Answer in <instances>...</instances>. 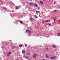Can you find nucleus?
I'll list each match as a JSON object with an SVG mask.
<instances>
[{"label":"nucleus","instance_id":"obj_26","mask_svg":"<svg viewBox=\"0 0 60 60\" xmlns=\"http://www.w3.org/2000/svg\"><path fill=\"white\" fill-rule=\"evenodd\" d=\"M3 9H6V8H5V7H3Z\"/></svg>","mask_w":60,"mask_h":60},{"label":"nucleus","instance_id":"obj_30","mask_svg":"<svg viewBox=\"0 0 60 60\" xmlns=\"http://www.w3.org/2000/svg\"><path fill=\"white\" fill-rule=\"evenodd\" d=\"M23 57H25V55H24L23 56Z\"/></svg>","mask_w":60,"mask_h":60},{"label":"nucleus","instance_id":"obj_10","mask_svg":"<svg viewBox=\"0 0 60 60\" xmlns=\"http://www.w3.org/2000/svg\"><path fill=\"white\" fill-rule=\"evenodd\" d=\"M53 19L54 20V21H56V17H55L54 18H53Z\"/></svg>","mask_w":60,"mask_h":60},{"label":"nucleus","instance_id":"obj_29","mask_svg":"<svg viewBox=\"0 0 60 60\" xmlns=\"http://www.w3.org/2000/svg\"><path fill=\"white\" fill-rule=\"evenodd\" d=\"M48 49H48V48H46V50H48Z\"/></svg>","mask_w":60,"mask_h":60},{"label":"nucleus","instance_id":"obj_15","mask_svg":"<svg viewBox=\"0 0 60 60\" xmlns=\"http://www.w3.org/2000/svg\"><path fill=\"white\" fill-rule=\"evenodd\" d=\"M22 45H19V47H22Z\"/></svg>","mask_w":60,"mask_h":60},{"label":"nucleus","instance_id":"obj_4","mask_svg":"<svg viewBox=\"0 0 60 60\" xmlns=\"http://www.w3.org/2000/svg\"><path fill=\"white\" fill-rule=\"evenodd\" d=\"M22 54H25L26 53V51L24 50H23L22 52Z\"/></svg>","mask_w":60,"mask_h":60},{"label":"nucleus","instance_id":"obj_7","mask_svg":"<svg viewBox=\"0 0 60 60\" xmlns=\"http://www.w3.org/2000/svg\"><path fill=\"white\" fill-rule=\"evenodd\" d=\"M46 56L47 58H49V56L47 54L46 55Z\"/></svg>","mask_w":60,"mask_h":60},{"label":"nucleus","instance_id":"obj_35","mask_svg":"<svg viewBox=\"0 0 60 60\" xmlns=\"http://www.w3.org/2000/svg\"><path fill=\"white\" fill-rule=\"evenodd\" d=\"M58 36H60L59 35H58Z\"/></svg>","mask_w":60,"mask_h":60},{"label":"nucleus","instance_id":"obj_31","mask_svg":"<svg viewBox=\"0 0 60 60\" xmlns=\"http://www.w3.org/2000/svg\"><path fill=\"white\" fill-rule=\"evenodd\" d=\"M3 2L2 1H1V3H2Z\"/></svg>","mask_w":60,"mask_h":60},{"label":"nucleus","instance_id":"obj_11","mask_svg":"<svg viewBox=\"0 0 60 60\" xmlns=\"http://www.w3.org/2000/svg\"><path fill=\"white\" fill-rule=\"evenodd\" d=\"M40 3L41 4H43V2L42 1H40Z\"/></svg>","mask_w":60,"mask_h":60},{"label":"nucleus","instance_id":"obj_14","mask_svg":"<svg viewBox=\"0 0 60 60\" xmlns=\"http://www.w3.org/2000/svg\"><path fill=\"white\" fill-rule=\"evenodd\" d=\"M29 30H26V32H27V33H29Z\"/></svg>","mask_w":60,"mask_h":60},{"label":"nucleus","instance_id":"obj_6","mask_svg":"<svg viewBox=\"0 0 60 60\" xmlns=\"http://www.w3.org/2000/svg\"><path fill=\"white\" fill-rule=\"evenodd\" d=\"M30 53L29 52H28L27 53V55L28 56H30Z\"/></svg>","mask_w":60,"mask_h":60},{"label":"nucleus","instance_id":"obj_27","mask_svg":"<svg viewBox=\"0 0 60 60\" xmlns=\"http://www.w3.org/2000/svg\"><path fill=\"white\" fill-rule=\"evenodd\" d=\"M57 11V10H55L54 11V12H56Z\"/></svg>","mask_w":60,"mask_h":60},{"label":"nucleus","instance_id":"obj_16","mask_svg":"<svg viewBox=\"0 0 60 60\" xmlns=\"http://www.w3.org/2000/svg\"><path fill=\"white\" fill-rule=\"evenodd\" d=\"M29 4L30 5H33V4L32 3H30Z\"/></svg>","mask_w":60,"mask_h":60},{"label":"nucleus","instance_id":"obj_36","mask_svg":"<svg viewBox=\"0 0 60 60\" xmlns=\"http://www.w3.org/2000/svg\"><path fill=\"white\" fill-rule=\"evenodd\" d=\"M31 29V28H30V29Z\"/></svg>","mask_w":60,"mask_h":60},{"label":"nucleus","instance_id":"obj_22","mask_svg":"<svg viewBox=\"0 0 60 60\" xmlns=\"http://www.w3.org/2000/svg\"><path fill=\"white\" fill-rule=\"evenodd\" d=\"M25 46L26 47H27V45L26 44H25Z\"/></svg>","mask_w":60,"mask_h":60},{"label":"nucleus","instance_id":"obj_34","mask_svg":"<svg viewBox=\"0 0 60 60\" xmlns=\"http://www.w3.org/2000/svg\"><path fill=\"white\" fill-rule=\"evenodd\" d=\"M16 60H19L18 59H16Z\"/></svg>","mask_w":60,"mask_h":60},{"label":"nucleus","instance_id":"obj_32","mask_svg":"<svg viewBox=\"0 0 60 60\" xmlns=\"http://www.w3.org/2000/svg\"><path fill=\"white\" fill-rule=\"evenodd\" d=\"M55 3H56V2H55L54 3V4H55Z\"/></svg>","mask_w":60,"mask_h":60},{"label":"nucleus","instance_id":"obj_17","mask_svg":"<svg viewBox=\"0 0 60 60\" xmlns=\"http://www.w3.org/2000/svg\"><path fill=\"white\" fill-rule=\"evenodd\" d=\"M20 23L21 24H24V23H23L22 21H20Z\"/></svg>","mask_w":60,"mask_h":60},{"label":"nucleus","instance_id":"obj_2","mask_svg":"<svg viewBox=\"0 0 60 60\" xmlns=\"http://www.w3.org/2000/svg\"><path fill=\"white\" fill-rule=\"evenodd\" d=\"M33 56L34 58H36L37 56V55L36 54H35Z\"/></svg>","mask_w":60,"mask_h":60},{"label":"nucleus","instance_id":"obj_5","mask_svg":"<svg viewBox=\"0 0 60 60\" xmlns=\"http://www.w3.org/2000/svg\"><path fill=\"white\" fill-rule=\"evenodd\" d=\"M53 46L54 48H56V45L54 44H53Z\"/></svg>","mask_w":60,"mask_h":60},{"label":"nucleus","instance_id":"obj_19","mask_svg":"<svg viewBox=\"0 0 60 60\" xmlns=\"http://www.w3.org/2000/svg\"><path fill=\"white\" fill-rule=\"evenodd\" d=\"M56 58V56H54V57H53V59H54V58Z\"/></svg>","mask_w":60,"mask_h":60},{"label":"nucleus","instance_id":"obj_9","mask_svg":"<svg viewBox=\"0 0 60 60\" xmlns=\"http://www.w3.org/2000/svg\"><path fill=\"white\" fill-rule=\"evenodd\" d=\"M50 21L49 20H47L45 21V23H46V22H49Z\"/></svg>","mask_w":60,"mask_h":60},{"label":"nucleus","instance_id":"obj_12","mask_svg":"<svg viewBox=\"0 0 60 60\" xmlns=\"http://www.w3.org/2000/svg\"><path fill=\"white\" fill-rule=\"evenodd\" d=\"M30 20H31V21H33V20H34V19H33L31 18L30 19Z\"/></svg>","mask_w":60,"mask_h":60},{"label":"nucleus","instance_id":"obj_24","mask_svg":"<svg viewBox=\"0 0 60 60\" xmlns=\"http://www.w3.org/2000/svg\"><path fill=\"white\" fill-rule=\"evenodd\" d=\"M29 34H31V32H30V31H29Z\"/></svg>","mask_w":60,"mask_h":60},{"label":"nucleus","instance_id":"obj_21","mask_svg":"<svg viewBox=\"0 0 60 60\" xmlns=\"http://www.w3.org/2000/svg\"><path fill=\"white\" fill-rule=\"evenodd\" d=\"M34 17L35 18H37V16L36 15H35Z\"/></svg>","mask_w":60,"mask_h":60},{"label":"nucleus","instance_id":"obj_3","mask_svg":"<svg viewBox=\"0 0 60 60\" xmlns=\"http://www.w3.org/2000/svg\"><path fill=\"white\" fill-rule=\"evenodd\" d=\"M36 12L37 14H38V13H41V12L39 11H36Z\"/></svg>","mask_w":60,"mask_h":60},{"label":"nucleus","instance_id":"obj_18","mask_svg":"<svg viewBox=\"0 0 60 60\" xmlns=\"http://www.w3.org/2000/svg\"><path fill=\"white\" fill-rule=\"evenodd\" d=\"M25 58L26 59H28V57H25Z\"/></svg>","mask_w":60,"mask_h":60},{"label":"nucleus","instance_id":"obj_25","mask_svg":"<svg viewBox=\"0 0 60 60\" xmlns=\"http://www.w3.org/2000/svg\"><path fill=\"white\" fill-rule=\"evenodd\" d=\"M48 24V25H49H49L51 26V24H50V23H49Z\"/></svg>","mask_w":60,"mask_h":60},{"label":"nucleus","instance_id":"obj_13","mask_svg":"<svg viewBox=\"0 0 60 60\" xmlns=\"http://www.w3.org/2000/svg\"><path fill=\"white\" fill-rule=\"evenodd\" d=\"M18 8H19V6H16L15 8V10H17V9H18Z\"/></svg>","mask_w":60,"mask_h":60},{"label":"nucleus","instance_id":"obj_8","mask_svg":"<svg viewBox=\"0 0 60 60\" xmlns=\"http://www.w3.org/2000/svg\"><path fill=\"white\" fill-rule=\"evenodd\" d=\"M34 4V5H35L36 7H38V5H37L35 3Z\"/></svg>","mask_w":60,"mask_h":60},{"label":"nucleus","instance_id":"obj_1","mask_svg":"<svg viewBox=\"0 0 60 60\" xmlns=\"http://www.w3.org/2000/svg\"><path fill=\"white\" fill-rule=\"evenodd\" d=\"M10 54H11V52H9L7 53V56H9Z\"/></svg>","mask_w":60,"mask_h":60},{"label":"nucleus","instance_id":"obj_20","mask_svg":"<svg viewBox=\"0 0 60 60\" xmlns=\"http://www.w3.org/2000/svg\"><path fill=\"white\" fill-rule=\"evenodd\" d=\"M10 4H14V3H12L11 2H10Z\"/></svg>","mask_w":60,"mask_h":60},{"label":"nucleus","instance_id":"obj_33","mask_svg":"<svg viewBox=\"0 0 60 60\" xmlns=\"http://www.w3.org/2000/svg\"><path fill=\"white\" fill-rule=\"evenodd\" d=\"M30 1H32V0H30Z\"/></svg>","mask_w":60,"mask_h":60},{"label":"nucleus","instance_id":"obj_28","mask_svg":"<svg viewBox=\"0 0 60 60\" xmlns=\"http://www.w3.org/2000/svg\"><path fill=\"white\" fill-rule=\"evenodd\" d=\"M50 59H53V57H50Z\"/></svg>","mask_w":60,"mask_h":60},{"label":"nucleus","instance_id":"obj_23","mask_svg":"<svg viewBox=\"0 0 60 60\" xmlns=\"http://www.w3.org/2000/svg\"><path fill=\"white\" fill-rule=\"evenodd\" d=\"M42 24H44V21H43V20H42Z\"/></svg>","mask_w":60,"mask_h":60}]
</instances>
